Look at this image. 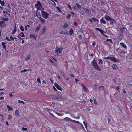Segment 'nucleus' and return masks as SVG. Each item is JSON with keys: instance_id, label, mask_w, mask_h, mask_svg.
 Returning <instances> with one entry per match:
<instances>
[{"instance_id": "f257e3e1", "label": "nucleus", "mask_w": 132, "mask_h": 132, "mask_svg": "<svg viewBox=\"0 0 132 132\" xmlns=\"http://www.w3.org/2000/svg\"><path fill=\"white\" fill-rule=\"evenodd\" d=\"M104 59H109L111 61H113L114 62H119V61L118 59H116L115 57L112 56H108L107 57H105L103 58Z\"/></svg>"}, {"instance_id": "f03ea898", "label": "nucleus", "mask_w": 132, "mask_h": 132, "mask_svg": "<svg viewBox=\"0 0 132 132\" xmlns=\"http://www.w3.org/2000/svg\"><path fill=\"white\" fill-rule=\"evenodd\" d=\"M35 7L37 9V11L41 10V7H42V5L40 2L37 1L35 5Z\"/></svg>"}, {"instance_id": "7ed1b4c3", "label": "nucleus", "mask_w": 132, "mask_h": 132, "mask_svg": "<svg viewBox=\"0 0 132 132\" xmlns=\"http://www.w3.org/2000/svg\"><path fill=\"white\" fill-rule=\"evenodd\" d=\"M92 64L93 66L95 69H96L98 71H101V69L98 66L97 62H92Z\"/></svg>"}, {"instance_id": "20e7f679", "label": "nucleus", "mask_w": 132, "mask_h": 132, "mask_svg": "<svg viewBox=\"0 0 132 132\" xmlns=\"http://www.w3.org/2000/svg\"><path fill=\"white\" fill-rule=\"evenodd\" d=\"M42 16L44 19H47L48 18L49 14L46 11H41Z\"/></svg>"}, {"instance_id": "39448f33", "label": "nucleus", "mask_w": 132, "mask_h": 132, "mask_svg": "<svg viewBox=\"0 0 132 132\" xmlns=\"http://www.w3.org/2000/svg\"><path fill=\"white\" fill-rule=\"evenodd\" d=\"M83 9L87 14L89 15L91 14V11L90 10L85 8H83Z\"/></svg>"}, {"instance_id": "423d86ee", "label": "nucleus", "mask_w": 132, "mask_h": 132, "mask_svg": "<svg viewBox=\"0 0 132 132\" xmlns=\"http://www.w3.org/2000/svg\"><path fill=\"white\" fill-rule=\"evenodd\" d=\"M73 9H76V10H78V9H81V6L78 4L76 3V4L73 7Z\"/></svg>"}, {"instance_id": "0eeeda50", "label": "nucleus", "mask_w": 132, "mask_h": 132, "mask_svg": "<svg viewBox=\"0 0 132 132\" xmlns=\"http://www.w3.org/2000/svg\"><path fill=\"white\" fill-rule=\"evenodd\" d=\"M6 26L5 23L4 21L2 20L0 22V27H1L3 28Z\"/></svg>"}, {"instance_id": "6e6552de", "label": "nucleus", "mask_w": 132, "mask_h": 132, "mask_svg": "<svg viewBox=\"0 0 132 132\" xmlns=\"http://www.w3.org/2000/svg\"><path fill=\"white\" fill-rule=\"evenodd\" d=\"M63 50V48L61 49V48H57V49L55 50V51L56 53L59 52L60 53H61Z\"/></svg>"}, {"instance_id": "1a4fd4ad", "label": "nucleus", "mask_w": 132, "mask_h": 132, "mask_svg": "<svg viewBox=\"0 0 132 132\" xmlns=\"http://www.w3.org/2000/svg\"><path fill=\"white\" fill-rule=\"evenodd\" d=\"M95 29L99 31L101 33V34L103 35H104V34L103 33L104 32H105L103 31V30L101 29L100 28H95Z\"/></svg>"}, {"instance_id": "9d476101", "label": "nucleus", "mask_w": 132, "mask_h": 132, "mask_svg": "<svg viewBox=\"0 0 132 132\" xmlns=\"http://www.w3.org/2000/svg\"><path fill=\"white\" fill-rule=\"evenodd\" d=\"M120 44L124 48L125 50H127V47L124 43L121 42L120 43Z\"/></svg>"}, {"instance_id": "9b49d317", "label": "nucleus", "mask_w": 132, "mask_h": 132, "mask_svg": "<svg viewBox=\"0 0 132 132\" xmlns=\"http://www.w3.org/2000/svg\"><path fill=\"white\" fill-rule=\"evenodd\" d=\"M81 85L83 89L85 92H88L89 91L88 90L86 87L85 86L84 84H81Z\"/></svg>"}, {"instance_id": "f8f14e48", "label": "nucleus", "mask_w": 132, "mask_h": 132, "mask_svg": "<svg viewBox=\"0 0 132 132\" xmlns=\"http://www.w3.org/2000/svg\"><path fill=\"white\" fill-rule=\"evenodd\" d=\"M105 20L107 21H110L112 19L111 17L106 15H105Z\"/></svg>"}, {"instance_id": "ddd939ff", "label": "nucleus", "mask_w": 132, "mask_h": 132, "mask_svg": "<svg viewBox=\"0 0 132 132\" xmlns=\"http://www.w3.org/2000/svg\"><path fill=\"white\" fill-rule=\"evenodd\" d=\"M38 18L43 24H44L45 23L46 21L45 19L42 18L41 16L39 17Z\"/></svg>"}, {"instance_id": "4468645a", "label": "nucleus", "mask_w": 132, "mask_h": 132, "mask_svg": "<svg viewBox=\"0 0 132 132\" xmlns=\"http://www.w3.org/2000/svg\"><path fill=\"white\" fill-rule=\"evenodd\" d=\"M41 27V25L40 24H39L37 27L36 28L35 31H36L37 32L39 30V29H40Z\"/></svg>"}, {"instance_id": "2eb2a0df", "label": "nucleus", "mask_w": 132, "mask_h": 132, "mask_svg": "<svg viewBox=\"0 0 132 132\" xmlns=\"http://www.w3.org/2000/svg\"><path fill=\"white\" fill-rule=\"evenodd\" d=\"M112 67L114 70H117L118 69V67L117 65L116 64H113Z\"/></svg>"}, {"instance_id": "dca6fc26", "label": "nucleus", "mask_w": 132, "mask_h": 132, "mask_svg": "<svg viewBox=\"0 0 132 132\" xmlns=\"http://www.w3.org/2000/svg\"><path fill=\"white\" fill-rule=\"evenodd\" d=\"M68 24L66 23H65L64 24V25L62 26V28H63L64 29H65L67 28L68 27Z\"/></svg>"}, {"instance_id": "f3484780", "label": "nucleus", "mask_w": 132, "mask_h": 132, "mask_svg": "<svg viewBox=\"0 0 132 132\" xmlns=\"http://www.w3.org/2000/svg\"><path fill=\"white\" fill-rule=\"evenodd\" d=\"M64 120H65L66 121H72V119L71 118L68 117H66L64 119Z\"/></svg>"}, {"instance_id": "a211bd4d", "label": "nucleus", "mask_w": 132, "mask_h": 132, "mask_svg": "<svg viewBox=\"0 0 132 132\" xmlns=\"http://www.w3.org/2000/svg\"><path fill=\"white\" fill-rule=\"evenodd\" d=\"M6 43L3 42L2 43V46L3 48L5 50H6Z\"/></svg>"}, {"instance_id": "6ab92c4d", "label": "nucleus", "mask_w": 132, "mask_h": 132, "mask_svg": "<svg viewBox=\"0 0 132 132\" xmlns=\"http://www.w3.org/2000/svg\"><path fill=\"white\" fill-rule=\"evenodd\" d=\"M98 89L100 91L104 90V87L103 86H101L99 87Z\"/></svg>"}, {"instance_id": "aec40b11", "label": "nucleus", "mask_w": 132, "mask_h": 132, "mask_svg": "<svg viewBox=\"0 0 132 132\" xmlns=\"http://www.w3.org/2000/svg\"><path fill=\"white\" fill-rule=\"evenodd\" d=\"M100 22L101 23H103L104 24H106V23L105 21L103 19V17L101 20H100Z\"/></svg>"}, {"instance_id": "412c9836", "label": "nucleus", "mask_w": 132, "mask_h": 132, "mask_svg": "<svg viewBox=\"0 0 132 132\" xmlns=\"http://www.w3.org/2000/svg\"><path fill=\"white\" fill-rule=\"evenodd\" d=\"M7 107L8 109V111H12L13 110V109L12 107H11L9 105H7L6 106Z\"/></svg>"}, {"instance_id": "4be33fe9", "label": "nucleus", "mask_w": 132, "mask_h": 132, "mask_svg": "<svg viewBox=\"0 0 132 132\" xmlns=\"http://www.w3.org/2000/svg\"><path fill=\"white\" fill-rule=\"evenodd\" d=\"M16 25H15V26H14V29L13 30L12 33V34L14 35L15 34V33L16 32Z\"/></svg>"}, {"instance_id": "5701e85b", "label": "nucleus", "mask_w": 132, "mask_h": 132, "mask_svg": "<svg viewBox=\"0 0 132 132\" xmlns=\"http://www.w3.org/2000/svg\"><path fill=\"white\" fill-rule=\"evenodd\" d=\"M30 37H32V38H34L35 39V40H36L37 37V36H35L34 34H30Z\"/></svg>"}, {"instance_id": "b1692460", "label": "nucleus", "mask_w": 132, "mask_h": 132, "mask_svg": "<svg viewBox=\"0 0 132 132\" xmlns=\"http://www.w3.org/2000/svg\"><path fill=\"white\" fill-rule=\"evenodd\" d=\"M110 24L112 25L114 23L115 21V20L113 19L112 18L111 20H110Z\"/></svg>"}, {"instance_id": "393cba45", "label": "nucleus", "mask_w": 132, "mask_h": 132, "mask_svg": "<svg viewBox=\"0 0 132 132\" xmlns=\"http://www.w3.org/2000/svg\"><path fill=\"white\" fill-rule=\"evenodd\" d=\"M73 31L72 29L71 28L70 29V30L69 31L70 34V35H71L73 33Z\"/></svg>"}, {"instance_id": "a878e982", "label": "nucleus", "mask_w": 132, "mask_h": 132, "mask_svg": "<svg viewBox=\"0 0 132 132\" xmlns=\"http://www.w3.org/2000/svg\"><path fill=\"white\" fill-rule=\"evenodd\" d=\"M19 35L20 36L22 37H24L25 36L23 32H21Z\"/></svg>"}, {"instance_id": "bb28decb", "label": "nucleus", "mask_w": 132, "mask_h": 132, "mask_svg": "<svg viewBox=\"0 0 132 132\" xmlns=\"http://www.w3.org/2000/svg\"><path fill=\"white\" fill-rule=\"evenodd\" d=\"M0 3L2 6H4L5 2L4 1H2L1 0H0Z\"/></svg>"}, {"instance_id": "cd10ccee", "label": "nucleus", "mask_w": 132, "mask_h": 132, "mask_svg": "<svg viewBox=\"0 0 132 132\" xmlns=\"http://www.w3.org/2000/svg\"><path fill=\"white\" fill-rule=\"evenodd\" d=\"M15 114L17 116H20L19 112L18 110H16L15 112Z\"/></svg>"}, {"instance_id": "c85d7f7f", "label": "nucleus", "mask_w": 132, "mask_h": 132, "mask_svg": "<svg viewBox=\"0 0 132 132\" xmlns=\"http://www.w3.org/2000/svg\"><path fill=\"white\" fill-rule=\"evenodd\" d=\"M56 88L57 89L59 90H60L61 91H62V89L61 88V87L60 86H57V87H56Z\"/></svg>"}, {"instance_id": "c756f323", "label": "nucleus", "mask_w": 132, "mask_h": 132, "mask_svg": "<svg viewBox=\"0 0 132 132\" xmlns=\"http://www.w3.org/2000/svg\"><path fill=\"white\" fill-rule=\"evenodd\" d=\"M72 121L73 123H80V122L78 121H76L73 120H72Z\"/></svg>"}, {"instance_id": "7c9ffc66", "label": "nucleus", "mask_w": 132, "mask_h": 132, "mask_svg": "<svg viewBox=\"0 0 132 132\" xmlns=\"http://www.w3.org/2000/svg\"><path fill=\"white\" fill-rule=\"evenodd\" d=\"M18 103H23V105L24 104V102L23 101H21L20 100H18Z\"/></svg>"}, {"instance_id": "2f4dec72", "label": "nucleus", "mask_w": 132, "mask_h": 132, "mask_svg": "<svg viewBox=\"0 0 132 132\" xmlns=\"http://www.w3.org/2000/svg\"><path fill=\"white\" fill-rule=\"evenodd\" d=\"M92 19H93V20H94V22H97L98 23L99 22L98 20L97 19H96L95 18H92Z\"/></svg>"}, {"instance_id": "473e14b6", "label": "nucleus", "mask_w": 132, "mask_h": 132, "mask_svg": "<svg viewBox=\"0 0 132 132\" xmlns=\"http://www.w3.org/2000/svg\"><path fill=\"white\" fill-rule=\"evenodd\" d=\"M2 19H3L4 21H8L9 19L8 18H2Z\"/></svg>"}, {"instance_id": "72a5a7b5", "label": "nucleus", "mask_w": 132, "mask_h": 132, "mask_svg": "<svg viewBox=\"0 0 132 132\" xmlns=\"http://www.w3.org/2000/svg\"><path fill=\"white\" fill-rule=\"evenodd\" d=\"M37 14H38V16H41L40 12H39L38 11H37V10L36 15L37 16Z\"/></svg>"}, {"instance_id": "f704fd0d", "label": "nucleus", "mask_w": 132, "mask_h": 132, "mask_svg": "<svg viewBox=\"0 0 132 132\" xmlns=\"http://www.w3.org/2000/svg\"><path fill=\"white\" fill-rule=\"evenodd\" d=\"M46 30V27L45 26L42 29V31L43 32H45Z\"/></svg>"}, {"instance_id": "c9c22d12", "label": "nucleus", "mask_w": 132, "mask_h": 132, "mask_svg": "<svg viewBox=\"0 0 132 132\" xmlns=\"http://www.w3.org/2000/svg\"><path fill=\"white\" fill-rule=\"evenodd\" d=\"M103 63V61L102 59H100L99 60V64H102Z\"/></svg>"}, {"instance_id": "e433bc0d", "label": "nucleus", "mask_w": 132, "mask_h": 132, "mask_svg": "<svg viewBox=\"0 0 132 132\" xmlns=\"http://www.w3.org/2000/svg\"><path fill=\"white\" fill-rule=\"evenodd\" d=\"M12 116L11 115H9L7 119L8 120H10L12 119Z\"/></svg>"}, {"instance_id": "4c0bfd02", "label": "nucleus", "mask_w": 132, "mask_h": 132, "mask_svg": "<svg viewBox=\"0 0 132 132\" xmlns=\"http://www.w3.org/2000/svg\"><path fill=\"white\" fill-rule=\"evenodd\" d=\"M20 30L21 31H24V29L23 27L22 26H21L20 27Z\"/></svg>"}, {"instance_id": "58836bf2", "label": "nucleus", "mask_w": 132, "mask_h": 132, "mask_svg": "<svg viewBox=\"0 0 132 132\" xmlns=\"http://www.w3.org/2000/svg\"><path fill=\"white\" fill-rule=\"evenodd\" d=\"M31 55H29L27 56L26 58V60H27L28 59H29L31 57Z\"/></svg>"}, {"instance_id": "ea45409f", "label": "nucleus", "mask_w": 132, "mask_h": 132, "mask_svg": "<svg viewBox=\"0 0 132 132\" xmlns=\"http://www.w3.org/2000/svg\"><path fill=\"white\" fill-rule=\"evenodd\" d=\"M100 3L102 6H104L105 3L103 1H100Z\"/></svg>"}, {"instance_id": "a19ab883", "label": "nucleus", "mask_w": 132, "mask_h": 132, "mask_svg": "<svg viewBox=\"0 0 132 132\" xmlns=\"http://www.w3.org/2000/svg\"><path fill=\"white\" fill-rule=\"evenodd\" d=\"M27 71V70L26 69H25L21 71L20 72L21 73H23L26 72Z\"/></svg>"}, {"instance_id": "79ce46f5", "label": "nucleus", "mask_w": 132, "mask_h": 132, "mask_svg": "<svg viewBox=\"0 0 132 132\" xmlns=\"http://www.w3.org/2000/svg\"><path fill=\"white\" fill-rule=\"evenodd\" d=\"M106 41L107 42L110 41L112 43V40L111 39H106Z\"/></svg>"}, {"instance_id": "37998d69", "label": "nucleus", "mask_w": 132, "mask_h": 132, "mask_svg": "<svg viewBox=\"0 0 132 132\" xmlns=\"http://www.w3.org/2000/svg\"><path fill=\"white\" fill-rule=\"evenodd\" d=\"M79 12L80 14H81L82 15H83L84 14V12L83 11H79Z\"/></svg>"}, {"instance_id": "c03bdc74", "label": "nucleus", "mask_w": 132, "mask_h": 132, "mask_svg": "<svg viewBox=\"0 0 132 132\" xmlns=\"http://www.w3.org/2000/svg\"><path fill=\"white\" fill-rule=\"evenodd\" d=\"M107 120L108 121V123H109L110 122H111V119L109 117H108L107 118Z\"/></svg>"}, {"instance_id": "a18cd8bd", "label": "nucleus", "mask_w": 132, "mask_h": 132, "mask_svg": "<svg viewBox=\"0 0 132 132\" xmlns=\"http://www.w3.org/2000/svg\"><path fill=\"white\" fill-rule=\"evenodd\" d=\"M5 13H6V14H7L8 15H10V14H9L8 13V12H6L5 11H3V15H4V14Z\"/></svg>"}, {"instance_id": "49530a36", "label": "nucleus", "mask_w": 132, "mask_h": 132, "mask_svg": "<svg viewBox=\"0 0 132 132\" xmlns=\"http://www.w3.org/2000/svg\"><path fill=\"white\" fill-rule=\"evenodd\" d=\"M83 123H84V126L85 127V128H86L87 127V123H86L85 122V121H84Z\"/></svg>"}, {"instance_id": "de8ad7c7", "label": "nucleus", "mask_w": 132, "mask_h": 132, "mask_svg": "<svg viewBox=\"0 0 132 132\" xmlns=\"http://www.w3.org/2000/svg\"><path fill=\"white\" fill-rule=\"evenodd\" d=\"M14 92H12V93H10L9 94V96L10 97H12L13 96L12 93H14Z\"/></svg>"}, {"instance_id": "09e8293b", "label": "nucleus", "mask_w": 132, "mask_h": 132, "mask_svg": "<svg viewBox=\"0 0 132 132\" xmlns=\"http://www.w3.org/2000/svg\"><path fill=\"white\" fill-rule=\"evenodd\" d=\"M56 7V8L57 9L58 11H59L60 12H62V11H61V10H60V9L59 8V7L58 6H57Z\"/></svg>"}, {"instance_id": "8fccbe9b", "label": "nucleus", "mask_w": 132, "mask_h": 132, "mask_svg": "<svg viewBox=\"0 0 132 132\" xmlns=\"http://www.w3.org/2000/svg\"><path fill=\"white\" fill-rule=\"evenodd\" d=\"M82 37L81 35H79L78 36V38L79 39H81L82 38Z\"/></svg>"}, {"instance_id": "3c124183", "label": "nucleus", "mask_w": 132, "mask_h": 132, "mask_svg": "<svg viewBox=\"0 0 132 132\" xmlns=\"http://www.w3.org/2000/svg\"><path fill=\"white\" fill-rule=\"evenodd\" d=\"M120 88V86H119L116 87V89L119 92V89Z\"/></svg>"}, {"instance_id": "603ef678", "label": "nucleus", "mask_w": 132, "mask_h": 132, "mask_svg": "<svg viewBox=\"0 0 132 132\" xmlns=\"http://www.w3.org/2000/svg\"><path fill=\"white\" fill-rule=\"evenodd\" d=\"M22 129L23 131H27L28 130L27 128L24 127H23L22 128Z\"/></svg>"}, {"instance_id": "864d4df0", "label": "nucleus", "mask_w": 132, "mask_h": 132, "mask_svg": "<svg viewBox=\"0 0 132 132\" xmlns=\"http://www.w3.org/2000/svg\"><path fill=\"white\" fill-rule=\"evenodd\" d=\"M68 7L69 9L70 10H72V8L71 6L69 4H68Z\"/></svg>"}, {"instance_id": "5fc2aeb1", "label": "nucleus", "mask_w": 132, "mask_h": 132, "mask_svg": "<svg viewBox=\"0 0 132 132\" xmlns=\"http://www.w3.org/2000/svg\"><path fill=\"white\" fill-rule=\"evenodd\" d=\"M37 80L39 83H41V81L40 80V78H37Z\"/></svg>"}, {"instance_id": "6e6d98bb", "label": "nucleus", "mask_w": 132, "mask_h": 132, "mask_svg": "<svg viewBox=\"0 0 132 132\" xmlns=\"http://www.w3.org/2000/svg\"><path fill=\"white\" fill-rule=\"evenodd\" d=\"M71 16V14H70L69 13L67 15V18L68 19L70 18V17Z\"/></svg>"}, {"instance_id": "4d7b16f0", "label": "nucleus", "mask_w": 132, "mask_h": 132, "mask_svg": "<svg viewBox=\"0 0 132 132\" xmlns=\"http://www.w3.org/2000/svg\"><path fill=\"white\" fill-rule=\"evenodd\" d=\"M5 39L8 41H11V39H9V38L8 37H6Z\"/></svg>"}, {"instance_id": "13d9d810", "label": "nucleus", "mask_w": 132, "mask_h": 132, "mask_svg": "<svg viewBox=\"0 0 132 132\" xmlns=\"http://www.w3.org/2000/svg\"><path fill=\"white\" fill-rule=\"evenodd\" d=\"M126 10L128 11V12H129L130 11V9L127 7H125Z\"/></svg>"}, {"instance_id": "bf43d9fd", "label": "nucleus", "mask_w": 132, "mask_h": 132, "mask_svg": "<svg viewBox=\"0 0 132 132\" xmlns=\"http://www.w3.org/2000/svg\"><path fill=\"white\" fill-rule=\"evenodd\" d=\"M89 20L90 22H93L92 20H93V19H92H92H89Z\"/></svg>"}, {"instance_id": "052dcab7", "label": "nucleus", "mask_w": 132, "mask_h": 132, "mask_svg": "<svg viewBox=\"0 0 132 132\" xmlns=\"http://www.w3.org/2000/svg\"><path fill=\"white\" fill-rule=\"evenodd\" d=\"M54 85L56 87H57V86H58L59 85H58L56 83H55L54 84Z\"/></svg>"}, {"instance_id": "680f3d73", "label": "nucleus", "mask_w": 132, "mask_h": 132, "mask_svg": "<svg viewBox=\"0 0 132 132\" xmlns=\"http://www.w3.org/2000/svg\"><path fill=\"white\" fill-rule=\"evenodd\" d=\"M43 83L45 84L46 83V81L45 80H43L42 81Z\"/></svg>"}, {"instance_id": "e2e57ef3", "label": "nucleus", "mask_w": 132, "mask_h": 132, "mask_svg": "<svg viewBox=\"0 0 132 132\" xmlns=\"http://www.w3.org/2000/svg\"><path fill=\"white\" fill-rule=\"evenodd\" d=\"M74 24L75 26H76L77 25V23L76 22H75L74 23Z\"/></svg>"}, {"instance_id": "0e129e2a", "label": "nucleus", "mask_w": 132, "mask_h": 132, "mask_svg": "<svg viewBox=\"0 0 132 132\" xmlns=\"http://www.w3.org/2000/svg\"><path fill=\"white\" fill-rule=\"evenodd\" d=\"M96 62V61L94 59L93 61H92V62Z\"/></svg>"}, {"instance_id": "69168bd1", "label": "nucleus", "mask_w": 132, "mask_h": 132, "mask_svg": "<svg viewBox=\"0 0 132 132\" xmlns=\"http://www.w3.org/2000/svg\"><path fill=\"white\" fill-rule=\"evenodd\" d=\"M10 37V39L12 40V39H13V37H12V36H11Z\"/></svg>"}, {"instance_id": "338daca9", "label": "nucleus", "mask_w": 132, "mask_h": 132, "mask_svg": "<svg viewBox=\"0 0 132 132\" xmlns=\"http://www.w3.org/2000/svg\"><path fill=\"white\" fill-rule=\"evenodd\" d=\"M59 33L60 34H63L64 31H60L59 32Z\"/></svg>"}, {"instance_id": "774afa93", "label": "nucleus", "mask_w": 132, "mask_h": 132, "mask_svg": "<svg viewBox=\"0 0 132 132\" xmlns=\"http://www.w3.org/2000/svg\"><path fill=\"white\" fill-rule=\"evenodd\" d=\"M89 56H91L92 57H93V56H94V54H89Z\"/></svg>"}]
</instances>
